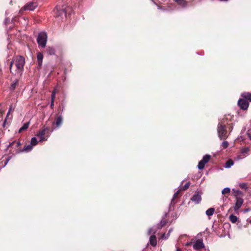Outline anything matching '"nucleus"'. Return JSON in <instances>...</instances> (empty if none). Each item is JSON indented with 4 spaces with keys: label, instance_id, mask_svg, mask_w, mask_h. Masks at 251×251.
<instances>
[{
    "label": "nucleus",
    "instance_id": "4468645a",
    "mask_svg": "<svg viewBox=\"0 0 251 251\" xmlns=\"http://www.w3.org/2000/svg\"><path fill=\"white\" fill-rule=\"evenodd\" d=\"M63 123V117L61 115H60L57 117L56 119V121L55 122V124L56 126L57 127H60Z\"/></svg>",
    "mask_w": 251,
    "mask_h": 251
},
{
    "label": "nucleus",
    "instance_id": "de8ad7c7",
    "mask_svg": "<svg viewBox=\"0 0 251 251\" xmlns=\"http://www.w3.org/2000/svg\"><path fill=\"white\" fill-rule=\"evenodd\" d=\"M247 221L248 223H249L251 224V220H250V219H248V220H247Z\"/></svg>",
    "mask_w": 251,
    "mask_h": 251
},
{
    "label": "nucleus",
    "instance_id": "0eeeda50",
    "mask_svg": "<svg viewBox=\"0 0 251 251\" xmlns=\"http://www.w3.org/2000/svg\"><path fill=\"white\" fill-rule=\"evenodd\" d=\"M48 128L46 127L43 130H40L38 131V132L37 134V136L39 138V141L42 142L44 141H47L48 136H45V135L46 134V131L47 130H48Z\"/></svg>",
    "mask_w": 251,
    "mask_h": 251
},
{
    "label": "nucleus",
    "instance_id": "72a5a7b5",
    "mask_svg": "<svg viewBox=\"0 0 251 251\" xmlns=\"http://www.w3.org/2000/svg\"><path fill=\"white\" fill-rule=\"evenodd\" d=\"M190 185V182H187V183H186L184 185V186L182 188H180V190H185L187 189L189 187Z\"/></svg>",
    "mask_w": 251,
    "mask_h": 251
},
{
    "label": "nucleus",
    "instance_id": "58836bf2",
    "mask_svg": "<svg viewBox=\"0 0 251 251\" xmlns=\"http://www.w3.org/2000/svg\"><path fill=\"white\" fill-rule=\"evenodd\" d=\"M14 61V60H12L10 63V70L11 73H12V65L13 64Z\"/></svg>",
    "mask_w": 251,
    "mask_h": 251
},
{
    "label": "nucleus",
    "instance_id": "f03ea898",
    "mask_svg": "<svg viewBox=\"0 0 251 251\" xmlns=\"http://www.w3.org/2000/svg\"><path fill=\"white\" fill-rule=\"evenodd\" d=\"M25 64V58L22 56H18L15 58V65L16 67V73L21 75Z\"/></svg>",
    "mask_w": 251,
    "mask_h": 251
},
{
    "label": "nucleus",
    "instance_id": "9b49d317",
    "mask_svg": "<svg viewBox=\"0 0 251 251\" xmlns=\"http://www.w3.org/2000/svg\"><path fill=\"white\" fill-rule=\"evenodd\" d=\"M150 243L151 245L155 247L157 245V240H156V237L154 234H152L150 238Z\"/></svg>",
    "mask_w": 251,
    "mask_h": 251
},
{
    "label": "nucleus",
    "instance_id": "20e7f679",
    "mask_svg": "<svg viewBox=\"0 0 251 251\" xmlns=\"http://www.w3.org/2000/svg\"><path fill=\"white\" fill-rule=\"evenodd\" d=\"M210 158L211 156L210 155H205L203 157L202 159L199 162L197 166L198 168L200 170H202L204 168L205 164L209 162Z\"/></svg>",
    "mask_w": 251,
    "mask_h": 251
},
{
    "label": "nucleus",
    "instance_id": "ea45409f",
    "mask_svg": "<svg viewBox=\"0 0 251 251\" xmlns=\"http://www.w3.org/2000/svg\"><path fill=\"white\" fill-rule=\"evenodd\" d=\"M7 118H8V117H6V118L5 119V120H4V121L3 123L2 126H3V127H5Z\"/></svg>",
    "mask_w": 251,
    "mask_h": 251
},
{
    "label": "nucleus",
    "instance_id": "c9c22d12",
    "mask_svg": "<svg viewBox=\"0 0 251 251\" xmlns=\"http://www.w3.org/2000/svg\"><path fill=\"white\" fill-rule=\"evenodd\" d=\"M169 234H166L165 233H164V234L162 235L161 238H163V239H168V238L169 237Z\"/></svg>",
    "mask_w": 251,
    "mask_h": 251
},
{
    "label": "nucleus",
    "instance_id": "6ab92c4d",
    "mask_svg": "<svg viewBox=\"0 0 251 251\" xmlns=\"http://www.w3.org/2000/svg\"><path fill=\"white\" fill-rule=\"evenodd\" d=\"M18 81H19L18 79H15L12 82V83H11L10 87V89L11 91H14L15 89V88L18 83Z\"/></svg>",
    "mask_w": 251,
    "mask_h": 251
},
{
    "label": "nucleus",
    "instance_id": "a19ab883",
    "mask_svg": "<svg viewBox=\"0 0 251 251\" xmlns=\"http://www.w3.org/2000/svg\"><path fill=\"white\" fill-rule=\"evenodd\" d=\"M54 100H51L50 107L52 109L53 108V107H54Z\"/></svg>",
    "mask_w": 251,
    "mask_h": 251
},
{
    "label": "nucleus",
    "instance_id": "1a4fd4ad",
    "mask_svg": "<svg viewBox=\"0 0 251 251\" xmlns=\"http://www.w3.org/2000/svg\"><path fill=\"white\" fill-rule=\"evenodd\" d=\"M238 104L243 110L247 109L249 106V103L247 100L243 99H240L238 101Z\"/></svg>",
    "mask_w": 251,
    "mask_h": 251
},
{
    "label": "nucleus",
    "instance_id": "cd10ccee",
    "mask_svg": "<svg viewBox=\"0 0 251 251\" xmlns=\"http://www.w3.org/2000/svg\"><path fill=\"white\" fill-rule=\"evenodd\" d=\"M228 145L229 144L227 141H224L222 143L221 147L223 149H225L228 147Z\"/></svg>",
    "mask_w": 251,
    "mask_h": 251
},
{
    "label": "nucleus",
    "instance_id": "79ce46f5",
    "mask_svg": "<svg viewBox=\"0 0 251 251\" xmlns=\"http://www.w3.org/2000/svg\"><path fill=\"white\" fill-rule=\"evenodd\" d=\"M251 210V209L250 208H246L244 210V212L246 213Z\"/></svg>",
    "mask_w": 251,
    "mask_h": 251
},
{
    "label": "nucleus",
    "instance_id": "c03bdc74",
    "mask_svg": "<svg viewBox=\"0 0 251 251\" xmlns=\"http://www.w3.org/2000/svg\"><path fill=\"white\" fill-rule=\"evenodd\" d=\"M249 151V149H246L243 151V153H246Z\"/></svg>",
    "mask_w": 251,
    "mask_h": 251
},
{
    "label": "nucleus",
    "instance_id": "4c0bfd02",
    "mask_svg": "<svg viewBox=\"0 0 251 251\" xmlns=\"http://www.w3.org/2000/svg\"><path fill=\"white\" fill-rule=\"evenodd\" d=\"M10 22V19L9 18H6L4 20V24L7 25Z\"/></svg>",
    "mask_w": 251,
    "mask_h": 251
},
{
    "label": "nucleus",
    "instance_id": "37998d69",
    "mask_svg": "<svg viewBox=\"0 0 251 251\" xmlns=\"http://www.w3.org/2000/svg\"><path fill=\"white\" fill-rule=\"evenodd\" d=\"M192 244V242H187L185 244V246H190L191 244Z\"/></svg>",
    "mask_w": 251,
    "mask_h": 251
},
{
    "label": "nucleus",
    "instance_id": "6e6552de",
    "mask_svg": "<svg viewBox=\"0 0 251 251\" xmlns=\"http://www.w3.org/2000/svg\"><path fill=\"white\" fill-rule=\"evenodd\" d=\"M191 200L195 204L200 203L201 201V194L199 192L196 191L195 194L191 197Z\"/></svg>",
    "mask_w": 251,
    "mask_h": 251
},
{
    "label": "nucleus",
    "instance_id": "b1692460",
    "mask_svg": "<svg viewBox=\"0 0 251 251\" xmlns=\"http://www.w3.org/2000/svg\"><path fill=\"white\" fill-rule=\"evenodd\" d=\"M180 190V189L178 190L174 194L173 197V198L172 199V200H171V205H172V204H175V202H174V201L177 197V196H178V194L179 193V191Z\"/></svg>",
    "mask_w": 251,
    "mask_h": 251
},
{
    "label": "nucleus",
    "instance_id": "393cba45",
    "mask_svg": "<svg viewBox=\"0 0 251 251\" xmlns=\"http://www.w3.org/2000/svg\"><path fill=\"white\" fill-rule=\"evenodd\" d=\"M38 141L36 137H32L30 140V144L33 147L38 144Z\"/></svg>",
    "mask_w": 251,
    "mask_h": 251
},
{
    "label": "nucleus",
    "instance_id": "4be33fe9",
    "mask_svg": "<svg viewBox=\"0 0 251 251\" xmlns=\"http://www.w3.org/2000/svg\"><path fill=\"white\" fill-rule=\"evenodd\" d=\"M234 164V162L233 160L229 159L228 161H226V162L225 164V167L226 168H229L232 166H233Z\"/></svg>",
    "mask_w": 251,
    "mask_h": 251
},
{
    "label": "nucleus",
    "instance_id": "5701e85b",
    "mask_svg": "<svg viewBox=\"0 0 251 251\" xmlns=\"http://www.w3.org/2000/svg\"><path fill=\"white\" fill-rule=\"evenodd\" d=\"M229 218L230 221L232 223H234V224L236 223V222L237 221V219H238L237 217L233 214L230 215L229 216Z\"/></svg>",
    "mask_w": 251,
    "mask_h": 251
},
{
    "label": "nucleus",
    "instance_id": "7c9ffc66",
    "mask_svg": "<svg viewBox=\"0 0 251 251\" xmlns=\"http://www.w3.org/2000/svg\"><path fill=\"white\" fill-rule=\"evenodd\" d=\"M56 93V90L55 88L52 91L51 96V100H54L55 99V95Z\"/></svg>",
    "mask_w": 251,
    "mask_h": 251
},
{
    "label": "nucleus",
    "instance_id": "423d86ee",
    "mask_svg": "<svg viewBox=\"0 0 251 251\" xmlns=\"http://www.w3.org/2000/svg\"><path fill=\"white\" fill-rule=\"evenodd\" d=\"M194 250L196 251L200 250L204 248V245L202 240L198 239L193 244Z\"/></svg>",
    "mask_w": 251,
    "mask_h": 251
},
{
    "label": "nucleus",
    "instance_id": "2eb2a0df",
    "mask_svg": "<svg viewBox=\"0 0 251 251\" xmlns=\"http://www.w3.org/2000/svg\"><path fill=\"white\" fill-rule=\"evenodd\" d=\"M176 2L181 7H186L187 5V2L185 0H175Z\"/></svg>",
    "mask_w": 251,
    "mask_h": 251
},
{
    "label": "nucleus",
    "instance_id": "f704fd0d",
    "mask_svg": "<svg viewBox=\"0 0 251 251\" xmlns=\"http://www.w3.org/2000/svg\"><path fill=\"white\" fill-rule=\"evenodd\" d=\"M156 232V231L154 230L153 228H150L148 230V233L149 235L151 234V233L154 234Z\"/></svg>",
    "mask_w": 251,
    "mask_h": 251
},
{
    "label": "nucleus",
    "instance_id": "e433bc0d",
    "mask_svg": "<svg viewBox=\"0 0 251 251\" xmlns=\"http://www.w3.org/2000/svg\"><path fill=\"white\" fill-rule=\"evenodd\" d=\"M11 156H8L6 158V160H5V163H4V166H5L8 163V162H9V161L11 159Z\"/></svg>",
    "mask_w": 251,
    "mask_h": 251
},
{
    "label": "nucleus",
    "instance_id": "39448f33",
    "mask_svg": "<svg viewBox=\"0 0 251 251\" xmlns=\"http://www.w3.org/2000/svg\"><path fill=\"white\" fill-rule=\"evenodd\" d=\"M56 8V17H60L61 19L66 17L67 10L66 8Z\"/></svg>",
    "mask_w": 251,
    "mask_h": 251
},
{
    "label": "nucleus",
    "instance_id": "f3484780",
    "mask_svg": "<svg viewBox=\"0 0 251 251\" xmlns=\"http://www.w3.org/2000/svg\"><path fill=\"white\" fill-rule=\"evenodd\" d=\"M47 53L50 55L55 54V50L53 47H48L46 49Z\"/></svg>",
    "mask_w": 251,
    "mask_h": 251
},
{
    "label": "nucleus",
    "instance_id": "49530a36",
    "mask_svg": "<svg viewBox=\"0 0 251 251\" xmlns=\"http://www.w3.org/2000/svg\"><path fill=\"white\" fill-rule=\"evenodd\" d=\"M172 230H173L172 228H171L169 229V232L168 233V234H169V235H170V233L172 232Z\"/></svg>",
    "mask_w": 251,
    "mask_h": 251
},
{
    "label": "nucleus",
    "instance_id": "f257e3e1",
    "mask_svg": "<svg viewBox=\"0 0 251 251\" xmlns=\"http://www.w3.org/2000/svg\"><path fill=\"white\" fill-rule=\"evenodd\" d=\"M217 130L218 137L221 140H225L228 137L226 126L222 122L219 123Z\"/></svg>",
    "mask_w": 251,
    "mask_h": 251
},
{
    "label": "nucleus",
    "instance_id": "a18cd8bd",
    "mask_svg": "<svg viewBox=\"0 0 251 251\" xmlns=\"http://www.w3.org/2000/svg\"><path fill=\"white\" fill-rule=\"evenodd\" d=\"M176 251H181V249L180 248H179L178 247H176Z\"/></svg>",
    "mask_w": 251,
    "mask_h": 251
},
{
    "label": "nucleus",
    "instance_id": "7ed1b4c3",
    "mask_svg": "<svg viewBox=\"0 0 251 251\" xmlns=\"http://www.w3.org/2000/svg\"><path fill=\"white\" fill-rule=\"evenodd\" d=\"M47 34L46 32L42 31L39 33L37 38V41L39 47L42 48L46 47L47 42Z\"/></svg>",
    "mask_w": 251,
    "mask_h": 251
},
{
    "label": "nucleus",
    "instance_id": "f8f14e48",
    "mask_svg": "<svg viewBox=\"0 0 251 251\" xmlns=\"http://www.w3.org/2000/svg\"><path fill=\"white\" fill-rule=\"evenodd\" d=\"M37 62L38 66L41 67L42 65V61L43 59V54L41 52H38L37 55Z\"/></svg>",
    "mask_w": 251,
    "mask_h": 251
},
{
    "label": "nucleus",
    "instance_id": "c756f323",
    "mask_svg": "<svg viewBox=\"0 0 251 251\" xmlns=\"http://www.w3.org/2000/svg\"><path fill=\"white\" fill-rule=\"evenodd\" d=\"M239 185L240 187L243 189L246 190L248 188L246 183H244V182L240 183H239Z\"/></svg>",
    "mask_w": 251,
    "mask_h": 251
},
{
    "label": "nucleus",
    "instance_id": "c85d7f7f",
    "mask_svg": "<svg viewBox=\"0 0 251 251\" xmlns=\"http://www.w3.org/2000/svg\"><path fill=\"white\" fill-rule=\"evenodd\" d=\"M230 192V189L229 187L225 188L222 191V193L223 195L229 194Z\"/></svg>",
    "mask_w": 251,
    "mask_h": 251
},
{
    "label": "nucleus",
    "instance_id": "dca6fc26",
    "mask_svg": "<svg viewBox=\"0 0 251 251\" xmlns=\"http://www.w3.org/2000/svg\"><path fill=\"white\" fill-rule=\"evenodd\" d=\"M33 149V146L30 144L29 145H27L25 146L23 149L19 151V152H29L31 151Z\"/></svg>",
    "mask_w": 251,
    "mask_h": 251
},
{
    "label": "nucleus",
    "instance_id": "aec40b11",
    "mask_svg": "<svg viewBox=\"0 0 251 251\" xmlns=\"http://www.w3.org/2000/svg\"><path fill=\"white\" fill-rule=\"evenodd\" d=\"M29 123H28V122L25 123L23 125V126L19 129V132L20 133V132H22L23 131L25 130L26 129H27L29 126Z\"/></svg>",
    "mask_w": 251,
    "mask_h": 251
},
{
    "label": "nucleus",
    "instance_id": "bb28decb",
    "mask_svg": "<svg viewBox=\"0 0 251 251\" xmlns=\"http://www.w3.org/2000/svg\"><path fill=\"white\" fill-rule=\"evenodd\" d=\"M233 191H234V195L235 196L236 198L237 197H240V196L242 195V192L239 190H235L233 189Z\"/></svg>",
    "mask_w": 251,
    "mask_h": 251
},
{
    "label": "nucleus",
    "instance_id": "2f4dec72",
    "mask_svg": "<svg viewBox=\"0 0 251 251\" xmlns=\"http://www.w3.org/2000/svg\"><path fill=\"white\" fill-rule=\"evenodd\" d=\"M15 143L16 144V147H19L21 145V143L20 142H16L14 141L12 142V143H10L8 145L7 148H9L10 147L12 146L13 145V144Z\"/></svg>",
    "mask_w": 251,
    "mask_h": 251
},
{
    "label": "nucleus",
    "instance_id": "9d476101",
    "mask_svg": "<svg viewBox=\"0 0 251 251\" xmlns=\"http://www.w3.org/2000/svg\"><path fill=\"white\" fill-rule=\"evenodd\" d=\"M244 202L243 199L241 197H237L236 202L233 207L235 210H238L242 205Z\"/></svg>",
    "mask_w": 251,
    "mask_h": 251
},
{
    "label": "nucleus",
    "instance_id": "09e8293b",
    "mask_svg": "<svg viewBox=\"0 0 251 251\" xmlns=\"http://www.w3.org/2000/svg\"><path fill=\"white\" fill-rule=\"evenodd\" d=\"M222 1H227V0H222Z\"/></svg>",
    "mask_w": 251,
    "mask_h": 251
},
{
    "label": "nucleus",
    "instance_id": "a211bd4d",
    "mask_svg": "<svg viewBox=\"0 0 251 251\" xmlns=\"http://www.w3.org/2000/svg\"><path fill=\"white\" fill-rule=\"evenodd\" d=\"M35 6L34 5V4L32 2H30L28 4H27L25 7V8L26 10H33L35 9Z\"/></svg>",
    "mask_w": 251,
    "mask_h": 251
},
{
    "label": "nucleus",
    "instance_id": "473e14b6",
    "mask_svg": "<svg viewBox=\"0 0 251 251\" xmlns=\"http://www.w3.org/2000/svg\"><path fill=\"white\" fill-rule=\"evenodd\" d=\"M14 108H15V107H13L12 106V105H10V106H9V109H8V112H7V115H6V117H8V116H9V114H10V113L11 112H12V111H14Z\"/></svg>",
    "mask_w": 251,
    "mask_h": 251
},
{
    "label": "nucleus",
    "instance_id": "a878e982",
    "mask_svg": "<svg viewBox=\"0 0 251 251\" xmlns=\"http://www.w3.org/2000/svg\"><path fill=\"white\" fill-rule=\"evenodd\" d=\"M165 224L166 221L165 220H162L160 221V223L156 225V228L158 229H160L165 225Z\"/></svg>",
    "mask_w": 251,
    "mask_h": 251
},
{
    "label": "nucleus",
    "instance_id": "412c9836",
    "mask_svg": "<svg viewBox=\"0 0 251 251\" xmlns=\"http://www.w3.org/2000/svg\"><path fill=\"white\" fill-rule=\"evenodd\" d=\"M215 212V209L214 208H210L206 211V214L208 216H211L213 215Z\"/></svg>",
    "mask_w": 251,
    "mask_h": 251
},
{
    "label": "nucleus",
    "instance_id": "ddd939ff",
    "mask_svg": "<svg viewBox=\"0 0 251 251\" xmlns=\"http://www.w3.org/2000/svg\"><path fill=\"white\" fill-rule=\"evenodd\" d=\"M241 96L242 99L251 101V93L249 92H244L242 93Z\"/></svg>",
    "mask_w": 251,
    "mask_h": 251
}]
</instances>
